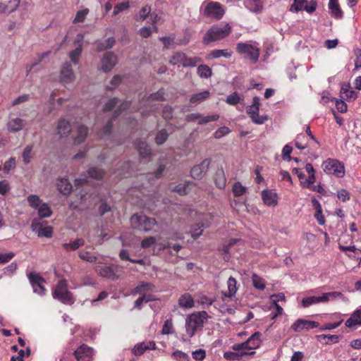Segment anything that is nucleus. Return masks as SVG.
Masks as SVG:
<instances>
[{
  "label": "nucleus",
  "mask_w": 361,
  "mask_h": 361,
  "mask_svg": "<svg viewBox=\"0 0 361 361\" xmlns=\"http://www.w3.org/2000/svg\"><path fill=\"white\" fill-rule=\"evenodd\" d=\"M345 326L351 328L357 325H361V310H355L345 322Z\"/></svg>",
  "instance_id": "obj_29"
},
{
  "label": "nucleus",
  "mask_w": 361,
  "mask_h": 361,
  "mask_svg": "<svg viewBox=\"0 0 361 361\" xmlns=\"http://www.w3.org/2000/svg\"><path fill=\"white\" fill-rule=\"evenodd\" d=\"M117 63V57L112 52H106L104 54L102 59V68L104 71H111Z\"/></svg>",
  "instance_id": "obj_14"
},
{
  "label": "nucleus",
  "mask_w": 361,
  "mask_h": 361,
  "mask_svg": "<svg viewBox=\"0 0 361 361\" xmlns=\"http://www.w3.org/2000/svg\"><path fill=\"white\" fill-rule=\"evenodd\" d=\"M178 305L184 309H190L194 307V300L189 293H184L178 299Z\"/></svg>",
  "instance_id": "obj_28"
},
{
  "label": "nucleus",
  "mask_w": 361,
  "mask_h": 361,
  "mask_svg": "<svg viewBox=\"0 0 361 361\" xmlns=\"http://www.w3.org/2000/svg\"><path fill=\"white\" fill-rule=\"evenodd\" d=\"M116 267L114 266H97L96 271L102 277H106L111 279H117L115 274Z\"/></svg>",
  "instance_id": "obj_18"
},
{
  "label": "nucleus",
  "mask_w": 361,
  "mask_h": 361,
  "mask_svg": "<svg viewBox=\"0 0 361 361\" xmlns=\"http://www.w3.org/2000/svg\"><path fill=\"white\" fill-rule=\"evenodd\" d=\"M14 257L15 253L13 252L0 253V264H6L10 262Z\"/></svg>",
  "instance_id": "obj_63"
},
{
  "label": "nucleus",
  "mask_w": 361,
  "mask_h": 361,
  "mask_svg": "<svg viewBox=\"0 0 361 361\" xmlns=\"http://www.w3.org/2000/svg\"><path fill=\"white\" fill-rule=\"evenodd\" d=\"M92 353V349L85 345H81L74 352L78 361H86V358L90 357Z\"/></svg>",
  "instance_id": "obj_17"
},
{
  "label": "nucleus",
  "mask_w": 361,
  "mask_h": 361,
  "mask_svg": "<svg viewBox=\"0 0 361 361\" xmlns=\"http://www.w3.org/2000/svg\"><path fill=\"white\" fill-rule=\"evenodd\" d=\"M233 52L228 49H216L211 51L209 56L212 59H217L219 57L230 58Z\"/></svg>",
  "instance_id": "obj_34"
},
{
  "label": "nucleus",
  "mask_w": 361,
  "mask_h": 361,
  "mask_svg": "<svg viewBox=\"0 0 361 361\" xmlns=\"http://www.w3.org/2000/svg\"><path fill=\"white\" fill-rule=\"evenodd\" d=\"M130 222L135 228L145 232L151 231L157 224L155 219L142 214L133 215L130 218Z\"/></svg>",
  "instance_id": "obj_3"
},
{
  "label": "nucleus",
  "mask_w": 361,
  "mask_h": 361,
  "mask_svg": "<svg viewBox=\"0 0 361 361\" xmlns=\"http://www.w3.org/2000/svg\"><path fill=\"white\" fill-rule=\"evenodd\" d=\"M155 286L151 283L141 282L133 290L132 294H140L142 295H149L148 293L153 292Z\"/></svg>",
  "instance_id": "obj_15"
},
{
  "label": "nucleus",
  "mask_w": 361,
  "mask_h": 361,
  "mask_svg": "<svg viewBox=\"0 0 361 361\" xmlns=\"http://www.w3.org/2000/svg\"><path fill=\"white\" fill-rule=\"evenodd\" d=\"M237 52L255 63L259 57V49L257 47L248 43L240 42L236 45Z\"/></svg>",
  "instance_id": "obj_5"
},
{
  "label": "nucleus",
  "mask_w": 361,
  "mask_h": 361,
  "mask_svg": "<svg viewBox=\"0 0 361 361\" xmlns=\"http://www.w3.org/2000/svg\"><path fill=\"white\" fill-rule=\"evenodd\" d=\"M225 11L221 4L216 1H209L205 6L203 14L205 17L214 20H220L224 15Z\"/></svg>",
  "instance_id": "obj_7"
},
{
  "label": "nucleus",
  "mask_w": 361,
  "mask_h": 361,
  "mask_svg": "<svg viewBox=\"0 0 361 361\" xmlns=\"http://www.w3.org/2000/svg\"><path fill=\"white\" fill-rule=\"evenodd\" d=\"M39 225V224L38 223V220L36 219H33L31 227L33 231L37 232V235L39 237L51 238L52 236L53 231L52 228L51 226H40L39 228H37V226Z\"/></svg>",
  "instance_id": "obj_16"
},
{
  "label": "nucleus",
  "mask_w": 361,
  "mask_h": 361,
  "mask_svg": "<svg viewBox=\"0 0 361 361\" xmlns=\"http://www.w3.org/2000/svg\"><path fill=\"white\" fill-rule=\"evenodd\" d=\"M214 183L216 186L219 189H224L226 186V178L224 171L222 168L218 169L215 173Z\"/></svg>",
  "instance_id": "obj_24"
},
{
  "label": "nucleus",
  "mask_w": 361,
  "mask_h": 361,
  "mask_svg": "<svg viewBox=\"0 0 361 361\" xmlns=\"http://www.w3.org/2000/svg\"><path fill=\"white\" fill-rule=\"evenodd\" d=\"M262 198L264 203L267 206H276L277 204V195L271 190H263Z\"/></svg>",
  "instance_id": "obj_20"
},
{
  "label": "nucleus",
  "mask_w": 361,
  "mask_h": 361,
  "mask_svg": "<svg viewBox=\"0 0 361 361\" xmlns=\"http://www.w3.org/2000/svg\"><path fill=\"white\" fill-rule=\"evenodd\" d=\"M25 121L20 118H11L7 123V128L9 132L14 133L21 130L25 126Z\"/></svg>",
  "instance_id": "obj_22"
},
{
  "label": "nucleus",
  "mask_w": 361,
  "mask_h": 361,
  "mask_svg": "<svg viewBox=\"0 0 361 361\" xmlns=\"http://www.w3.org/2000/svg\"><path fill=\"white\" fill-rule=\"evenodd\" d=\"M208 314L205 311H200L189 314L185 319L186 332L190 337H192L199 329L203 327Z\"/></svg>",
  "instance_id": "obj_2"
},
{
  "label": "nucleus",
  "mask_w": 361,
  "mask_h": 361,
  "mask_svg": "<svg viewBox=\"0 0 361 361\" xmlns=\"http://www.w3.org/2000/svg\"><path fill=\"white\" fill-rule=\"evenodd\" d=\"M87 127L82 125L78 126L77 130L78 135L73 139L74 144L78 145L82 143L87 135Z\"/></svg>",
  "instance_id": "obj_31"
},
{
  "label": "nucleus",
  "mask_w": 361,
  "mask_h": 361,
  "mask_svg": "<svg viewBox=\"0 0 361 361\" xmlns=\"http://www.w3.org/2000/svg\"><path fill=\"white\" fill-rule=\"evenodd\" d=\"M56 187L59 191L64 195H68L72 191V185L66 178H58Z\"/></svg>",
  "instance_id": "obj_21"
},
{
  "label": "nucleus",
  "mask_w": 361,
  "mask_h": 361,
  "mask_svg": "<svg viewBox=\"0 0 361 361\" xmlns=\"http://www.w3.org/2000/svg\"><path fill=\"white\" fill-rule=\"evenodd\" d=\"M56 129L61 137L68 136L71 131L70 123L63 118L59 120Z\"/></svg>",
  "instance_id": "obj_23"
},
{
  "label": "nucleus",
  "mask_w": 361,
  "mask_h": 361,
  "mask_svg": "<svg viewBox=\"0 0 361 361\" xmlns=\"http://www.w3.org/2000/svg\"><path fill=\"white\" fill-rule=\"evenodd\" d=\"M88 13H89L88 8H85L83 10H80V11H78L75 15V17L74 18L73 23H78L83 22L85 20L86 16H87Z\"/></svg>",
  "instance_id": "obj_52"
},
{
  "label": "nucleus",
  "mask_w": 361,
  "mask_h": 361,
  "mask_svg": "<svg viewBox=\"0 0 361 361\" xmlns=\"http://www.w3.org/2000/svg\"><path fill=\"white\" fill-rule=\"evenodd\" d=\"M259 98L258 97H254L252 104L247 107V113L250 116L252 121L259 125L264 123L268 120L267 116L259 115Z\"/></svg>",
  "instance_id": "obj_6"
},
{
  "label": "nucleus",
  "mask_w": 361,
  "mask_h": 361,
  "mask_svg": "<svg viewBox=\"0 0 361 361\" xmlns=\"http://www.w3.org/2000/svg\"><path fill=\"white\" fill-rule=\"evenodd\" d=\"M237 281L235 278L231 276L227 281L228 293H223L222 298H232L238 290Z\"/></svg>",
  "instance_id": "obj_26"
},
{
  "label": "nucleus",
  "mask_w": 361,
  "mask_h": 361,
  "mask_svg": "<svg viewBox=\"0 0 361 361\" xmlns=\"http://www.w3.org/2000/svg\"><path fill=\"white\" fill-rule=\"evenodd\" d=\"M185 59V54L182 52H176L171 56L169 63L172 65L182 64Z\"/></svg>",
  "instance_id": "obj_44"
},
{
  "label": "nucleus",
  "mask_w": 361,
  "mask_h": 361,
  "mask_svg": "<svg viewBox=\"0 0 361 361\" xmlns=\"http://www.w3.org/2000/svg\"><path fill=\"white\" fill-rule=\"evenodd\" d=\"M169 134L165 129H162L158 132L155 137V141L157 145H161L167 140Z\"/></svg>",
  "instance_id": "obj_50"
},
{
  "label": "nucleus",
  "mask_w": 361,
  "mask_h": 361,
  "mask_svg": "<svg viewBox=\"0 0 361 361\" xmlns=\"http://www.w3.org/2000/svg\"><path fill=\"white\" fill-rule=\"evenodd\" d=\"M246 191V188L243 186L240 182H236L233 185V192L235 197L243 195Z\"/></svg>",
  "instance_id": "obj_49"
},
{
  "label": "nucleus",
  "mask_w": 361,
  "mask_h": 361,
  "mask_svg": "<svg viewBox=\"0 0 361 361\" xmlns=\"http://www.w3.org/2000/svg\"><path fill=\"white\" fill-rule=\"evenodd\" d=\"M85 244V240L82 238H77L71 243H63V247L66 250H76Z\"/></svg>",
  "instance_id": "obj_33"
},
{
  "label": "nucleus",
  "mask_w": 361,
  "mask_h": 361,
  "mask_svg": "<svg viewBox=\"0 0 361 361\" xmlns=\"http://www.w3.org/2000/svg\"><path fill=\"white\" fill-rule=\"evenodd\" d=\"M151 7L149 6H145L138 13L135 17L137 21H143L150 14Z\"/></svg>",
  "instance_id": "obj_42"
},
{
  "label": "nucleus",
  "mask_w": 361,
  "mask_h": 361,
  "mask_svg": "<svg viewBox=\"0 0 361 361\" xmlns=\"http://www.w3.org/2000/svg\"><path fill=\"white\" fill-rule=\"evenodd\" d=\"M20 0H9L7 4L5 3L7 12L10 13L15 11L18 8Z\"/></svg>",
  "instance_id": "obj_57"
},
{
  "label": "nucleus",
  "mask_w": 361,
  "mask_h": 361,
  "mask_svg": "<svg viewBox=\"0 0 361 361\" xmlns=\"http://www.w3.org/2000/svg\"><path fill=\"white\" fill-rule=\"evenodd\" d=\"M118 106V109L116 111V113L118 114V112L127 109L129 106V103L127 102L121 103V101L116 98H113L110 99L105 105L104 110L105 111H111L114 108Z\"/></svg>",
  "instance_id": "obj_19"
},
{
  "label": "nucleus",
  "mask_w": 361,
  "mask_h": 361,
  "mask_svg": "<svg viewBox=\"0 0 361 361\" xmlns=\"http://www.w3.org/2000/svg\"><path fill=\"white\" fill-rule=\"evenodd\" d=\"M231 32V27L228 24L214 25L205 33L202 43L208 44L210 42H216L226 37Z\"/></svg>",
  "instance_id": "obj_1"
},
{
  "label": "nucleus",
  "mask_w": 361,
  "mask_h": 361,
  "mask_svg": "<svg viewBox=\"0 0 361 361\" xmlns=\"http://www.w3.org/2000/svg\"><path fill=\"white\" fill-rule=\"evenodd\" d=\"M219 116L218 114H214L212 116H202L201 115V118L199 119L197 123L199 125L205 124L210 121H216L219 119Z\"/></svg>",
  "instance_id": "obj_59"
},
{
  "label": "nucleus",
  "mask_w": 361,
  "mask_h": 361,
  "mask_svg": "<svg viewBox=\"0 0 361 361\" xmlns=\"http://www.w3.org/2000/svg\"><path fill=\"white\" fill-rule=\"evenodd\" d=\"M115 44V39L114 37H109L105 40L104 43H101L99 45V50H103L106 49H111Z\"/></svg>",
  "instance_id": "obj_60"
},
{
  "label": "nucleus",
  "mask_w": 361,
  "mask_h": 361,
  "mask_svg": "<svg viewBox=\"0 0 361 361\" xmlns=\"http://www.w3.org/2000/svg\"><path fill=\"white\" fill-rule=\"evenodd\" d=\"M319 326V323L302 319H297L291 326V329L295 332H300L304 329L309 330Z\"/></svg>",
  "instance_id": "obj_10"
},
{
  "label": "nucleus",
  "mask_w": 361,
  "mask_h": 361,
  "mask_svg": "<svg viewBox=\"0 0 361 361\" xmlns=\"http://www.w3.org/2000/svg\"><path fill=\"white\" fill-rule=\"evenodd\" d=\"M27 202L29 205L34 209H38L43 204L39 197L35 195H29Z\"/></svg>",
  "instance_id": "obj_41"
},
{
  "label": "nucleus",
  "mask_w": 361,
  "mask_h": 361,
  "mask_svg": "<svg viewBox=\"0 0 361 361\" xmlns=\"http://www.w3.org/2000/svg\"><path fill=\"white\" fill-rule=\"evenodd\" d=\"M354 54L355 56V68L358 69L361 68V49H356L354 51Z\"/></svg>",
  "instance_id": "obj_64"
},
{
  "label": "nucleus",
  "mask_w": 361,
  "mask_h": 361,
  "mask_svg": "<svg viewBox=\"0 0 361 361\" xmlns=\"http://www.w3.org/2000/svg\"><path fill=\"white\" fill-rule=\"evenodd\" d=\"M254 352H241L240 354L235 352H226L224 353V357L231 360H237L240 357L244 355L252 354Z\"/></svg>",
  "instance_id": "obj_46"
},
{
  "label": "nucleus",
  "mask_w": 361,
  "mask_h": 361,
  "mask_svg": "<svg viewBox=\"0 0 361 361\" xmlns=\"http://www.w3.org/2000/svg\"><path fill=\"white\" fill-rule=\"evenodd\" d=\"M88 173L91 178L101 179L104 175V171L99 168L92 167L89 169Z\"/></svg>",
  "instance_id": "obj_45"
},
{
  "label": "nucleus",
  "mask_w": 361,
  "mask_h": 361,
  "mask_svg": "<svg viewBox=\"0 0 361 361\" xmlns=\"http://www.w3.org/2000/svg\"><path fill=\"white\" fill-rule=\"evenodd\" d=\"M136 147L142 157H145L150 154V149L145 141L136 142Z\"/></svg>",
  "instance_id": "obj_35"
},
{
  "label": "nucleus",
  "mask_w": 361,
  "mask_h": 361,
  "mask_svg": "<svg viewBox=\"0 0 361 361\" xmlns=\"http://www.w3.org/2000/svg\"><path fill=\"white\" fill-rule=\"evenodd\" d=\"M145 350H147L145 343L141 342L134 346L132 352L135 355H141L145 352Z\"/></svg>",
  "instance_id": "obj_54"
},
{
  "label": "nucleus",
  "mask_w": 361,
  "mask_h": 361,
  "mask_svg": "<svg viewBox=\"0 0 361 361\" xmlns=\"http://www.w3.org/2000/svg\"><path fill=\"white\" fill-rule=\"evenodd\" d=\"M197 71L198 75L202 78H208L212 74V69L207 65H200Z\"/></svg>",
  "instance_id": "obj_37"
},
{
  "label": "nucleus",
  "mask_w": 361,
  "mask_h": 361,
  "mask_svg": "<svg viewBox=\"0 0 361 361\" xmlns=\"http://www.w3.org/2000/svg\"><path fill=\"white\" fill-rule=\"evenodd\" d=\"M28 279L34 289V292L41 295L44 294V288L42 283L44 282V280L39 274L32 273L28 275Z\"/></svg>",
  "instance_id": "obj_13"
},
{
  "label": "nucleus",
  "mask_w": 361,
  "mask_h": 361,
  "mask_svg": "<svg viewBox=\"0 0 361 361\" xmlns=\"http://www.w3.org/2000/svg\"><path fill=\"white\" fill-rule=\"evenodd\" d=\"M210 165V160L204 159L200 164L192 167L190 171L191 176L195 179H201L207 171Z\"/></svg>",
  "instance_id": "obj_11"
},
{
  "label": "nucleus",
  "mask_w": 361,
  "mask_h": 361,
  "mask_svg": "<svg viewBox=\"0 0 361 361\" xmlns=\"http://www.w3.org/2000/svg\"><path fill=\"white\" fill-rule=\"evenodd\" d=\"M210 97V92L205 90L201 92L194 94L190 99V102L195 105L207 100Z\"/></svg>",
  "instance_id": "obj_30"
},
{
  "label": "nucleus",
  "mask_w": 361,
  "mask_h": 361,
  "mask_svg": "<svg viewBox=\"0 0 361 361\" xmlns=\"http://www.w3.org/2000/svg\"><path fill=\"white\" fill-rule=\"evenodd\" d=\"M244 4L253 13H260L263 8L262 0H245Z\"/></svg>",
  "instance_id": "obj_25"
},
{
  "label": "nucleus",
  "mask_w": 361,
  "mask_h": 361,
  "mask_svg": "<svg viewBox=\"0 0 361 361\" xmlns=\"http://www.w3.org/2000/svg\"><path fill=\"white\" fill-rule=\"evenodd\" d=\"M60 80L63 84H69L74 81L75 75L71 63H65L63 65L60 73Z\"/></svg>",
  "instance_id": "obj_12"
},
{
  "label": "nucleus",
  "mask_w": 361,
  "mask_h": 361,
  "mask_svg": "<svg viewBox=\"0 0 361 361\" xmlns=\"http://www.w3.org/2000/svg\"><path fill=\"white\" fill-rule=\"evenodd\" d=\"M252 281L253 286L259 290H264L265 288V282L264 280L257 275L256 274H253L252 276Z\"/></svg>",
  "instance_id": "obj_38"
},
{
  "label": "nucleus",
  "mask_w": 361,
  "mask_h": 361,
  "mask_svg": "<svg viewBox=\"0 0 361 361\" xmlns=\"http://www.w3.org/2000/svg\"><path fill=\"white\" fill-rule=\"evenodd\" d=\"M79 257L81 259L88 262H95L97 261V257L91 255L87 251H80Z\"/></svg>",
  "instance_id": "obj_55"
},
{
  "label": "nucleus",
  "mask_w": 361,
  "mask_h": 361,
  "mask_svg": "<svg viewBox=\"0 0 361 361\" xmlns=\"http://www.w3.org/2000/svg\"><path fill=\"white\" fill-rule=\"evenodd\" d=\"M200 61V59L197 57L193 58H188L185 54V59L183 62V67H194L197 65V62Z\"/></svg>",
  "instance_id": "obj_58"
},
{
  "label": "nucleus",
  "mask_w": 361,
  "mask_h": 361,
  "mask_svg": "<svg viewBox=\"0 0 361 361\" xmlns=\"http://www.w3.org/2000/svg\"><path fill=\"white\" fill-rule=\"evenodd\" d=\"M37 209L39 219L49 217L52 213L51 209L46 203H43Z\"/></svg>",
  "instance_id": "obj_40"
},
{
  "label": "nucleus",
  "mask_w": 361,
  "mask_h": 361,
  "mask_svg": "<svg viewBox=\"0 0 361 361\" xmlns=\"http://www.w3.org/2000/svg\"><path fill=\"white\" fill-rule=\"evenodd\" d=\"M192 186L193 183L192 182H188L175 186L173 190L177 192L180 195H186L190 191Z\"/></svg>",
  "instance_id": "obj_32"
},
{
  "label": "nucleus",
  "mask_w": 361,
  "mask_h": 361,
  "mask_svg": "<svg viewBox=\"0 0 361 361\" xmlns=\"http://www.w3.org/2000/svg\"><path fill=\"white\" fill-rule=\"evenodd\" d=\"M52 295L54 298L65 304H70L73 302V294L68 290V284L66 280H61L58 282Z\"/></svg>",
  "instance_id": "obj_4"
},
{
  "label": "nucleus",
  "mask_w": 361,
  "mask_h": 361,
  "mask_svg": "<svg viewBox=\"0 0 361 361\" xmlns=\"http://www.w3.org/2000/svg\"><path fill=\"white\" fill-rule=\"evenodd\" d=\"M204 227L203 224H197L192 227L191 228V235L194 239H197L199 238L203 231V228Z\"/></svg>",
  "instance_id": "obj_47"
},
{
  "label": "nucleus",
  "mask_w": 361,
  "mask_h": 361,
  "mask_svg": "<svg viewBox=\"0 0 361 361\" xmlns=\"http://www.w3.org/2000/svg\"><path fill=\"white\" fill-rule=\"evenodd\" d=\"M306 3V0H294L293 4L290 6V11L297 13L299 11L304 9L305 4Z\"/></svg>",
  "instance_id": "obj_48"
},
{
  "label": "nucleus",
  "mask_w": 361,
  "mask_h": 361,
  "mask_svg": "<svg viewBox=\"0 0 361 361\" xmlns=\"http://www.w3.org/2000/svg\"><path fill=\"white\" fill-rule=\"evenodd\" d=\"M329 8L332 16L336 18H340L342 17V11L339 7L338 1L329 2Z\"/></svg>",
  "instance_id": "obj_36"
},
{
  "label": "nucleus",
  "mask_w": 361,
  "mask_h": 361,
  "mask_svg": "<svg viewBox=\"0 0 361 361\" xmlns=\"http://www.w3.org/2000/svg\"><path fill=\"white\" fill-rule=\"evenodd\" d=\"M341 295L342 294L340 292H330L324 293L322 296H310L303 298L302 300V305L303 307H307L314 304L326 302L329 301L331 298H336Z\"/></svg>",
  "instance_id": "obj_8"
},
{
  "label": "nucleus",
  "mask_w": 361,
  "mask_h": 361,
  "mask_svg": "<svg viewBox=\"0 0 361 361\" xmlns=\"http://www.w3.org/2000/svg\"><path fill=\"white\" fill-rule=\"evenodd\" d=\"M32 146H27L23 152V161L25 164H28L30 160H31V158H32V154H31V152H32Z\"/></svg>",
  "instance_id": "obj_61"
},
{
  "label": "nucleus",
  "mask_w": 361,
  "mask_h": 361,
  "mask_svg": "<svg viewBox=\"0 0 361 361\" xmlns=\"http://www.w3.org/2000/svg\"><path fill=\"white\" fill-rule=\"evenodd\" d=\"M324 171L329 174H334L338 177H342L344 173V166L335 159H328L323 163Z\"/></svg>",
  "instance_id": "obj_9"
},
{
  "label": "nucleus",
  "mask_w": 361,
  "mask_h": 361,
  "mask_svg": "<svg viewBox=\"0 0 361 361\" xmlns=\"http://www.w3.org/2000/svg\"><path fill=\"white\" fill-rule=\"evenodd\" d=\"M171 356L176 361H189V356L182 351H175Z\"/></svg>",
  "instance_id": "obj_56"
},
{
  "label": "nucleus",
  "mask_w": 361,
  "mask_h": 361,
  "mask_svg": "<svg viewBox=\"0 0 361 361\" xmlns=\"http://www.w3.org/2000/svg\"><path fill=\"white\" fill-rule=\"evenodd\" d=\"M156 298L152 295H142L135 301V307L140 310L143 302H148L149 301L155 300Z\"/></svg>",
  "instance_id": "obj_39"
},
{
  "label": "nucleus",
  "mask_w": 361,
  "mask_h": 361,
  "mask_svg": "<svg viewBox=\"0 0 361 361\" xmlns=\"http://www.w3.org/2000/svg\"><path fill=\"white\" fill-rule=\"evenodd\" d=\"M78 37H79L78 46L74 50L71 51L70 54H69V57H70L71 61L75 64H77L78 63L80 56L82 51V45L81 42L83 39V35H79Z\"/></svg>",
  "instance_id": "obj_27"
},
{
  "label": "nucleus",
  "mask_w": 361,
  "mask_h": 361,
  "mask_svg": "<svg viewBox=\"0 0 361 361\" xmlns=\"http://www.w3.org/2000/svg\"><path fill=\"white\" fill-rule=\"evenodd\" d=\"M305 135L304 134H298L295 140V146L299 149H306L308 146L307 143L304 141Z\"/></svg>",
  "instance_id": "obj_43"
},
{
  "label": "nucleus",
  "mask_w": 361,
  "mask_h": 361,
  "mask_svg": "<svg viewBox=\"0 0 361 361\" xmlns=\"http://www.w3.org/2000/svg\"><path fill=\"white\" fill-rule=\"evenodd\" d=\"M161 332L163 334L169 335L171 334L173 332V321L171 319H167L165 321Z\"/></svg>",
  "instance_id": "obj_51"
},
{
  "label": "nucleus",
  "mask_w": 361,
  "mask_h": 361,
  "mask_svg": "<svg viewBox=\"0 0 361 361\" xmlns=\"http://www.w3.org/2000/svg\"><path fill=\"white\" fill-rule=\"evenodd\" d=\"M241 97L240 94L237 92H233L227 97L226 102L228 104L235 105L239 103Z\"/></svg>",
  "instance_id": "obj_53"
},
{
  "label": "nucleus",
  "mask_w": 361,
  "mask_h": 361,
  "mask_svg": "<svg viewBox=\"0 0 361 361\" xmlns=\"http://www.w3.org/2000/svg\"><path fill=\"white\" fill-rule=\"evenodd\" d=\"M129 8V2H122L121 4H118L114 6L113 14L114 16L118 15L120 12L128 9Z\"/></svg>",
  "instance_id": "obj_62"
}]
</instances>
